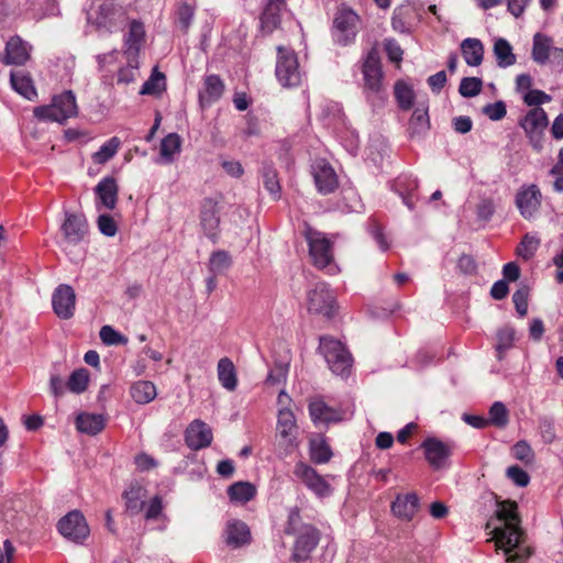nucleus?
<instances>
[{
  "label": "nucleus",
  "instance_id": "18",
  "mask_svg": "<svg viewBox=\"0 0 563 563\" xmlns=\"http://www.w3.org/2000/svg\"><path fill=\"white\" fill-rule=\"evenodd\" d=\"M184 438L189 449L198 451L208 448L212 443L213 433L205 421L196 419L186 428Z\"/></svg>",
  "mask_w": 563,
  "mask_h": 563
},
{
  "label": "nucleus",
  "instance_id": "34",
  "mask_svg": "<svg viewBox=\"0 0 563 563\" xmlns=\"http://www.w3.org/2000/svg\"><path fill=\"white\" fill-rule=\"evenodd\" d=\"M76 428L81 433L96 435L104 429V418L97 413H79L76 418Z\"/></svg>",
  "mask_w": 563,
  "mask_h": 563
},
{
  "label": "nucleus",
  "instance_id": "47",
  "mask_svg": "<svg viewBox=\"0 0 563 563\" xmlns=\"http://www.w3.org/2000/svg\"><path fill=\"white\" fill-rule=\"evenodd\" d=\"M89 384V372L86 368L75 369L67 383V389L73 394H82Z\"/></svg>",
  "mask_w": 563,
  "mask_h": 563
},
{
  "label": "nucleus",
  "instance_id": "53",
  "mask_svg": "<svg viewBox=\"0 0 563 563\" xmlns=\"http://www.w3.org/2000/svg\"><path fill=\"white\" fill-rule=\"evenodd\" d=\"M126 65L118 71L119 84H130L134 81L136 70L139 69V56H124Z\"/></svg>",
  "mask_w": 563,
  "mask_h": 563
},
{
  "label": "nucleus",
  "instance_id": "50",
  "mask_svg": "<svg viewBox=\"0 0 563 563\" xmlns=\"http://www.w3.org/2000/svg\"><path fill=\"white\" fill-rule=\"evenodd\" d=\"M120 140L117 136L109 139L101 147L93 154V162L97 164H104L110 161L120 147Z\"/></svg>",
  "mask_w": 563,
  "mask_h": 563
},
{
  "label": "nucleus",
  "instance_id": "39",
  "mask_svg": "<svg viewBox=\"0 0 563 563\" xmlns=\"http://www.w3.org/2000/svg\"><path fill=\"white\" fill-rule=\"evenodd\" d=\"M256 488L249 482H236L229 486L228 495L232 501L245 504L254 498Z\"/></svg>",
  "mask_w": 563,
  "mask_h": 563
},
{
  "label": "nucleus",
  "instance_id": "57",
  "mask_svg": "<svg viewBox=\"0 0 563 563\" xmlns=\"http://www.w3.org/2000/svg\"><path fill=\"white\" fill-rule=\"evenodd\" d=\"M368 232L383 252L389 249V243L384 233L383 227L375 219L369 220Z\"/></svg>",
  "mask_w": 563,
  "mask_h": 563
},
{
  "label": "nucleus",
  "instance_id": "9",
  "mask_svg": "<svg viewBox=\"0 0 563 563\" xmlns=\"http://www.w3.org/2000/svg\"><path fill=\"white\" fill-rule=\"evenodd\" d=\"M361 24L360 15L350 7L342 4L333 19L332 35L339 45L346 46L354 42Z\"/></svg>",
  "mask_w": 563,
  "mask_h": 563
},
{
  "label": "nucleus",
  "instance_id": "35",
  "mask_svg": "<svg viewBox=\"0 0 563 563\" xmlns=\"http://www.w3.org/2000/svg\"><path fill=\"white\" fill-rule=\"evenodd\" d=\"M10 82L12 88L27 100H34L37 96L32 78L22 70L11 71Z\"/></svg>",
  "mask_w": 563,
  "mask_h": 563
},
{
  "label": "nucleus",
  "instance_id": "30",
  "mask_svg": "<svg viewBox=\"0 0 563 563\" xmlns=\"http://www.w3.org/2000/svg\"><path fill=\"white\" fill-rule=\"evenodd\" d=\"M286 10V0H266L261 14V26L266 33H272L280 24L282 13Z\"/></svg>",
  "mask_w": 563,
  "mask_h": 563
},
{
  "label": "nucleus",
  "instance_id": "62",
  "mask_svg": "<svg viewBox=\"0 0 563 563\" xmlns=\"http://www.w3.org/2000/svg\"><path fill=\"white\" fill-rule=\"evenodd\" d=\"M483 112L492 120V121H499L503 118H505L507 110L506 104L504 101L498 100L493 103H487Z\"/></svg>",
  "mask_w": 563,
  "mask_h": 563
},
{
  "label": "nucleus",
  "instance_id": "55",
  "mask_svg": "<svg viewBox=\"0 0 563 563\" xmlns=\"http://www.w3.org/2000/svg\"><path fill=\"white\" fill-rule=\"evenodd\" d=\"M100 339L106 345L126 344L128 338L118 332L111 325H103L99 332Z\"/></svg>",
  "mask_w": 563,
  "mask_h": 563
},
{
  "label": "nucleus",
  "instance_id": "6",
  "mask_svg": "<svg viewBox=\"0 0 563 563\" xmlns=\"http://www.w3.org/2000/svg\"><path fill=\"white\" fill-rule=\"evenodd\" d=\"M298 424L295 413L289 408L278 410L276 423V440L279 455L286 457L299 446Z\"/></svg>",
  "mask_w": 563,
  "mask_h": 563
},
{
  "label": "nucleus",
  "instance_id": "12",
  "mask_svg": "<svg viewBox=\"0 0 563 563\" xmlns=\"http://www.w3.org/2000/svg\"><path fill=\"white\" fill-rule=\"evenodd\" d=\"M308 310L312 313L332 318L335 312V299L325 283H317L308 292Z\"/></svg>",
  "mask_w": 563,
  "mask_h": 563
},
{
  "label": "nucleus",
  "instance_id": "54",
  "mask_svg": "<svg viewBox=\"0 0 563 563\" xmlns=\"http://www.w3.org/2000/svg\"><path fill=\"white\" fill-rule=\"evenodd\" d=\"M483 88V80L478 77H464L462 78L459 87V92L464 98H473L481 93Z\"/></svg>",
  "mask_w": 563,
  "mask_h": 563
},
{
  "label": "nucleus",
  "instance_id": "22",
  "mask_svg": "<svg viewBox=\"0 0 563 563\" xmlns=\"http://www.w3.org/2000/svg\"><path fill=\"white\" fill-rule=\"evenodd\" d=\"M420 507V500L416 493L398 494L390 504L393 516L401 521H411Z\"/></svg>",
  "mask_w": 563,
  "mask_h": 563
},
{
  "label": "nucleus",
  "instance_id": "63",
  "mask_svg": "<svg viewBox=\"0 0 563 563\" xmlns=\"http://www.w3.org/2000/svg\"><path fill=\"white\" fill-rule=\"evenodd\" d=\"M288 372V363H278L267 375L266 382L271 385H278L285 382Z\"/></svg>",
  "mask_w": 563,
  "mask_h": 563
},
{
  "label": "nucleus",
  "instance_id": "46",
  "mask_svg": "<svg viewBox=\"0 0 563 563\" xmlns=\"http://www.w3.org/2000/svg\"><path fill=\"white\" fill-rule=\"evenodd\" d=\"M395 98L401 110H409L413 106L415 92L413 89L404 80H398L395 84Z\"/></svg>",
  "mask_w": 563,
  "mask_h": 563
},
{
  "label": "nucleus",
  "instance_id": "28",
  "mask_svg": "<svg viewBox=\"0 0 563 563\" xmlns=\"http://www.w3.org/2000/svg\"><path fill=\"white\" fill-rule=\"evenodd\" d=\"M554 49H558L553 45V38L544 33L538 32L532 38L531 58L534 63L540 66H544L554 59Z\"/></svg>",
  "mask_w": 563,
  "mask_h": 563
},
{
  "label": "nucleus",
  "instance_id": "20",
  "mask_svg": "<svg viewBox=\"0 0 563 563\" xmlns=\"http://www.w3.org/2000/svg\"><path fill=\"white\" fill-rule=\"evenodd\" d=\"M309 416L316 427L329 426L342 420L341 411L330 407L320 397H314L308 405Z\"/></svg>",
  "mask_w": 563,
  "mask_h": 563
},
{
  "label": "nucleus",
  "instance_id": "5",
  "mask_svg": "<svg viewBox=\"0 0 563 563\" xmlns=\"http://www.w3.org/2000/svg\"><path fill=\"white\" fill-rule=\"evenodd\" d=\"M78 107L75 93L71 90H66L63 93L55 96L52 103L48 106H41L34 109V115L42 121H54L58 123L65 122L67 119L76 117Z\"/></svg>",
  "mask_w": 563,
  "mask_h": 563
},
{
  "label": "nucleus",
  "instance_id": "14",
  "mask_svg": "<svg viewBox=\"0 0 563 563\" xmlns=\"http://www.w3.org/2000/svg\"><path fill=\"white\" fill-rule=\"evenodd\" d=\"M57 529L63 537L76 543L82 542L89 536V527L78 510H73L64 516L58 521Z\"/></svg>",
  "mask_w": 563,
  "mask_h": 563
},
{
  "label": "nucleus",
  "instance_id": "31",
  "mask_svg": "<svg viewBox=\"0 0 563 563\" xmlns=\"http://www.w3.org/2000/svg\"><path fill=\"white\" fill-rule=\"evenodd\" d=\"M224 92V82L219 75H208L203 81V89L199 91L201 104L210 106L218 101Z\"/></svg>",
  "mask_w": 563,
  "mask_h": 563
},
{
  "label": "nucleus",
  "instance_id": "45",
  "mask_svg": "<svg viewBox=\"0 0 563 563\" xmlns=\"http://www.w3.org/2000/svg\"><path fill=\"white\" fill-rule=\"evenodd\" d=\"M144 489L140 485H131L124 493L126 510L132 515L139 514L144 507Z\"/></svg>",
  "mask_w": 563,
  "mask_h": 563
},
{
  "label": "nucleus",
  "instance_id": "27",
  "mask_svg": "<svg viewBox=\"0 0 563 563\" xmlns=\"http://www.w3.org/2000/svg\"><path fill=\"white\" fill-rule=\"evenodd\" d=\"M418 187V179L410 174H401L391 183V189L401 197L404 205L410 210L415 209Z\"/></svg>",
  "mask_w": 563,
  "mask_h": 563
},
{
  "label": "nucleus",
  "instance_id": "17",
  "mask_svg": "<svg viewBox=\"0 0 563 563\" xmlns=\"http://www.w3.org/2000/svg\"><path fill=\"white\" fill-rule=\"evenodd\" d=\"M421 448L424 450L427 462L434 470L444 467L453 451V445L451 443L443 442L433 437L427 438L421 443Z\"/></svg>",
  "mask_w": 563,
  "mask_h": 563
},
{
  "label": "nucleus",
  "instance_id": "26",
  "mask_svg": "<svg viewBox=\"0 0 563 563\" xmlns=\"http://www.w3.org/2000/svg\"><path fill=\"white\" fill-rule=\"evenodd\" d=\"M31 46L20 36L10 37L1 62L5 65H24L30 59Z\"/></svg>",
  "mask_w": 563,
  "mask_h": 563
},
{
  "label": "nucleus",
  "instance_id": "60",
  "mask_svg": "<svg viewBox=\"0 0 563 563\" xmlns=\"http://www.w3.org/2000/svg\"><path fill=\"white\" fill-rule=\"evenodd\" d=\"M506 475L519 487H526L530 482L529 474L518 465L509 466Z\"/></svg>",
  "mask_w": 563,
  "mask_h": 563
},
{
  "label": "nucleus",
  "instance_id": "21",
  "mask_svg": "<svg viewBox=\"0 0 563 563\" xmlns=\"http://www.w3.org/2000/svg\"><path fill=\"white\" fill-rule=\"evenodd\" d=\"M96 207L113 210L117 207L119 186L112 176L103 177L95 187Z\"/></svg>",
  "mask_w": 563,
  "mask_h": 563
},
{
  "label": "nucleus",
  "instance_id": "29",
  "mask_svg": "<svg viewBox=\"0 0 563 563\" xmlns=\"http://www.w3.org/2000/svg\"><path fill=\"white\" fill-rule=\"evenodd\" d=\"M145 41V27L142 21L132 20L123 38V55L139 56L141 46Z\"/></svg>",
  "mask_w": 563,
  "mask_h": 563
},
{
  "label": "nucleus",
  "instance_id": "38",
  "mask_svg": "<svg viewBox=\"0 0 563 563\" xmlns=\"http://www.w3.org/2000/svg\"><path fill=\"white\" fill-rule=\"evenodd\" d=\"M130 394L135 402L145 405L156 397V387L152 382L139 380L131 386Z\"/></svg>",
  "mask_w": 563,
  "mask_h": 563
},
{
  "label": "nucleus",
  "instance_id": "37",
  "mask_svg": "<svg viewBox=\"0 0 563 563\" xmlns=\"http://www.w3.org/2000/svg\"><path fill=\"white\" fill-rule=\"evenodd\" d=\"M218 378L223 388L232 391L236 388L238 379L233 362L223 357L218 362Z\"/></svg>",
  "mask_w": 563,
  "mask_h": 563
},
{
  "label": "nucleus",
  "instance_id": "1",
  "mask_svg": "<svg viewBox=\"0 0 563 563\" xmlns=\"http://www.w3.org/2000/svg\"><path fill=\"white\" fill-rule=\"evenodd\" d=\"M496 514L497 518L503 521V526L496 527L493 531L496 547L509 553L522 542L523 538L517 504L509 500L501 501Z\"/></svg>",
  "mask_w": 563,
  "mask_h": 563
},
{
  "label": "nucleus",
  "instance_id": "61",
  "mask_svg": "<svg viewBox=\"0 0 563 563\" xmlns=\"http://www.w3.org/2000/svg\"><path fill=\"white\" fill-rule=\"evenodd\" d=\"M551 97L539 89H531L523 95V101L527 106L540 108L539 106L549 102Z\"/></svg>",
  "mask_w": 563,
  "mask_h": 563
},
{
  "label": "nucleus",
  "instance_id": "48",
  "mask_svg": "<svg viewBox=\"0 0 563 563\" xmlns=\"http://www.w3.org/2000/svg\"><path fill=\"white\" fill-rule=\"evenodd\" d=\"M489 424L497 428H505L509 423V411L504 402L495 401L488 411Z\"/></svg>",
  "mask_w": 563,
  "mask_h": 563
},
{
  "label": "nucleus",
  "instance_id": "49",
  "mask_svg": "<svg viewBox=\"0 0 563 563\" xmlns=\"http://www.w3.org/2000/svg\"><path fill=\"white\" fill-rule=\"evenodd\" d=\"M429 115L427 109L417 108L409 121V133L411 136L420 135L429 129Z\"/></svg>",
  "mask_w": 563,
  "mask_h": 563
},
{
  "label": "nucleus",
  "instance_id": "10",
  "mask_svg": "<svg viewBox=\"0 0 563 563\" xmlns=\"http://www.w3.org/2000/svg\"><path fill=\"white\" fill-rule=\"evenodd\" d=\"M294 474L317 497L325 498L332 494V488L325 478L306 462H297Z\"/></svg>",
  "mask_w": 563,
  "mask_h": 563
},
{
  "label": "nucleus",
  "instance_id": "42",
  "mask_svg": "<svg viewBox=\"0 0 563 563\" xmlns=\"http://www.w3.org/2000/svg\"><path fill=\"white\" fill-rule=\"evenodd\" d=\"M261 176L263 178V185L265 189L274 197V199L279 198L280 194V185L277 172L273 164L263 163L261 167Z\"/></svg>",
  "mask_w": 563,
  "mask_h": 563
},
{
  "label": "nucleus",
  "instance_id": "40",
  "mask_svg": "<svg viewBox=\"0 0 563 563\" xmlns=\"http://www.w3.org/2000/svg\"><path fill=\"white\" fill-rule=\"evenodd\" d=\"M196 7L192 0H181L176 10V24L179 30L187 33L195 16Z\"/></svg>",
  "mask_w": 563,
  "mask_h": 563
},
{
  "label": "nucleus",
  "instance_id": "7",
  "mask_svg": "<svg viewBox=\"0 0 563 563\" xmlns=\"http://www.w3.org/2000/svg\"><path fill=\"white\" fill-rule=\"evenodd\" d=\"M319 351L333 374L340 376L350 374L352 355L339 340L330 336L320 338Z\"/></svg>",
  "mask_w": 563,
  "mask_h": 563
},
{
  "label": "nucleus",
  "instance_id": "64",
  "mask_svg": "<svg viewBox=\"0 0 563 563\" xmlns=\"http://www.w3.org/2000/svg\"><path fill=\"white\" fill-rule=\"evenodd\" d=\"M384 48L391 62L399 63L402 59L404 51L399 43L394 38H387L384 42Z\"/></svg>",
  "mask_w": 563,
  "mask_h": 563
},
{
  "label": "nucleus",
  "instance_id": "33",
  "mask_svg": "<svg viewBox=\"0 0 563 563\" xmlns=\"http://www.w3.org/2000/svg\"><path fill=\"white\" fill-rule=\"evenodd\" d=\"M333 456L331 446L323 434H317L309 440V457L314 464H325Z\"/></svg>",
  "mask_w": 563,
  "mask_h": 563
},
{
  "label": "nucleus",
  "instance_id": "19",
  "mask_svg": "<svg viewBox=\"0 0 563 563\" xmlns=\"http://www.w3.org/2000/svg\"><path fill=\"white\" fill-rule=\"evenodd\" d=\"M60 231L65 243L70 245L79 244L88 233V223L85 216L66 212Z\"/></svg>",
  "mask_w": 563,
  "mask_h": 563
},
{
  "label": "nucleus",
  "instance_id": "4",
  "mask_svg": "<svg viewBox=\"0 0 563 563\" xmlns=\"http://www.w3.org/2000/svg\"><path fill=\"white\" fill-rule=\"evenodd\" d=\"M275 75L278 82L285 88L301 85L305 73L299 66L298 56L294 49L285 46L277 47Z\"/></svg>",
  "mask_w": 563,
  "mask_h": 563
},
{
  "label": "nucleus",
  "instance_id": "51",
  "mask_svg": "<svg viewBox=\"0 0 563 563\" xmlns=\"http://www.w3.org/2000/svg\"><path fill=\"white\" fill-rule=\"evenodd\" d=\"M515 330L511 327H504L497 331L496 352L498 360H503L506 351L512 347Z\"/></svg>",
  "mask_w": 563,
  "mask_h": 563
},
{
  "label": "nucleus",
  "instance_id": "56",
  "mask_svg": "<svg viewBox=\"0 0 563 563\" xmlns=\"http://www.w3.org/2000/svg\"><path fill=\"white\" fill-rule=\"evenodd\" d=\"M511 454L516 460H519L526 464H531L534 459V453L526 441H518L512 448H511Z\"/></svg>",
  "mask_w": 563,
  "mask_h": 563
},
{
  "label": "nucleus",
  "instance_id": "36",
  "mask_svg": "<svg viewBox=\"0 0 563 563\" xmlns=\"http://www.w3.org/2000/svg\"><path fill=\"white\" fill-rule=\"evenodd\" d=\"M493 52L496 57L497 65L500 68H507L516 64L517 58L514 54L512 46L506 38H496Z\"/></svg>",
  "mask_w": 563,
  "mask_h": 563
},
{
  "label": "nucleus",
  "instance_id": "2",
  "mask_svg": "<svg viewBox=\"0 0 563 563\" xmlns=\"http://www.w3.org/2000/svg\"><path fill=\"white\" fill-rule=\"evenodd\" d=\"M87 20L97 30L113 33L123 26L128 20V13L114 0H93L87 12Z\"/></svg>",
  "mask_w": 563,
  "mask_h": 563
},
{
  "label": "nucleus",
  "instance_id": "52",
  "mask_svg": "<svg viewBox=\"0 0 563 563\" xmlns=\"http://www.w3.org/2000/svg\"><path fill=\"white\" fill-rule=\"evenodd\" d=\"M540 246V239L536 235L527 233L520 244L517 246L518 256L528 261L532 258Z\"/></svg>",
  "mask_w": 563,
  "mask_h": 563
},
{
  "label": "nucleus",
  "instance_id": "3",
  "mask_svg": "<svg viewBox=\"0 0 563 563\" xmlns=\"http://www.w3.org/2000/svg\"><path fill=\"white\" fill-rule=\"evenodd\" d=\"M302 235L308 244L309 256L312 264L322 271L334 274L338 271L334 264L333 242L325 233L305 223Z\"/></svg>",
  "mask_w": 563,
  "mask_h": 563
},
{
  "label": "nucleus",
  "instance_id": "41",
  "mask_svg": "<svg viewBox=\"0 0 563 563\" xmlns=\"http://www.w3.org/2000/svg\"><path fill=\"white\" fill-rule=\"evenodd\" d=\"M181 140L177 133H169L161 142V156L164 163L170 164L180 152Z\"/></svg>",
  "mask_w": 563,
  "mask_h": 563
},
{
  "label": "nucleus",
  "instance_id": "32",
  "mask_svg": "<svg viewBox=\"0 0 563 563\" xmlns=\"http://www.w3.org/2000/svg\"><path fill=\"white\" fill-rule=\"evenodd\" d=\"M460 47L461 54L468 66L477 67L483 63L485 48L479 38H464Z\"/></svg>",
  "mask_w": 563,
  "mask_h": 563
},
{
  "label": "nucleus",
  "instance_id": "59",
  "mask_svg": "<svg viewBox=\"0 0 563 563\" xmlns=\"http://www.w3.org/2000/svg\"><path fill=\"white\" fill-rule=\"evenodd\" d=\"M97 225L99 231L109 238L114 236L118 232L117 222L110 214H100L97 219Z\"/></svg>",
  "mask_w": 563,
  "mask_h": 563
},
{
  "label": "nucleus",
  "instance_id": "43",
  "mask_svg": "<svg viewBox=\"0 0 563 563\" xmlns=\"http://www.w3.org/2000/svg\"><path fill=\"white\" fill-rule=\"evenodd\" d=\"M166 90V77L163 73L154 68L148 79L142 85L140 93L148 96H159Z\"/></svg>",
  "mask_w": 563,
  "mask_h": 563
},
{
  "label": "nucleus",
  "instance_id": "13",
  "mask_svg": "<svg viewBox=\"0 0 563 563\" xmlns=\"http://www.w3.org/2000/svg\"><path fill=\"white\" fill-rule=\"evenodd\" d=\"M297 536L291 559L296 562H303L310 558L311 552L320 541V531L312 525H301Z\"/></svg>",
  "mask_w": 563,
  "mask_h": 563
},
{
  "label": "nucleus",
  "instance_id": "8",
  "mask_svg": "<svg viewBox=\"0 0 563 563\" xmlns=\"http://www.w3.org/2000/svg\"><path fill=\"white\" fill-rule=\"evenodd\" d=\"M360 69L363 76V91L369 97L383 90L384 71L377 47L369 48L360 60Z\"/></svg>",
  "mask_w": 563,
  "mask_h": 563
},
{
  "label": "nucleus",
  "instance_id": "23",
  "mask_svg": "<svg viewBox=\"0 0 563 563\" xmlns=\"http://www.w3.org/2000/svg\"><path fill=\"white\" fill-rule=\"evenodd\" d=\"M312 176L318 191L322 195L331 194L338 188V176L325 161H317L312 165Z\"/></svg>",
  "mask_w": 563,
  "mask_h": 563
},
{
  "label": "nucleus",
  "instance_id": "16",
  "mask_svg": "<svg viewBox=\"0 0 563 563\" xmlns=\"http://www.w3.org/2000/svg\"><path fill=\"white\" fill-rule=\"evenodd\" d=\"M52 307L58 318L70 319L76 307V294L73 287L67 284L58 285L52 295Z\"/></svg>",
  "mask_w": 563,
  "mask_h": 563
},
{
  "label": "nucleus",
  "instance_id": "58",
  "mask_svg": "<svg viewBox=\"0 0 563 563\" xmlns=\"http://www.w3.org/2000/svg\"><path fill=\"white\" fill-rule=\"evenodd\" d=\"M528 297H529V288L527 286H522L517 289L512 295V301L516 308V311L520 317H525L528 312Z\"/></svg>",
  "mask_w": 563,
  "mask_h": 563
},
{
  "label": "nucleus",
  "instance_id": "24",
  "mask_svg": "<svg viewBox=\"0 0 563 563\" xmlns=\"http://www.w3.org/2000/svg\"><path fill=\"white\" fill-rule=\"evenodd\" d=\"M224 542L231 549H239L252 541L249 526L240 519H230L223 531Z\"/></svg>",
  "mask_w": 563,
  "mask_h": 563
},
{
  "label": "nucleus",
  "instance_id": "25",
  "mask_svg": "<svg viewBox=\"0 0 563 563\" xmlns=\"http://www.w3.org/2000/svg\"><path fill=\"white\" fill-rule=\"evenodd\" d=\"M200 224L205 231V234L210 240H212V242H217L220 217L218 203L211 198H206L202 202L200 211Z\"/></svg>",
  "mask_w": 563,
  "mask_h": 563
},
{
  "label": "nucleus",
  "instance_id": "11",
  "mask_svg": "<svg viewBox=\"0 0 563 563\" xmlns=\"http://www.w3.org/2000/svg\"><path fill=\"white\" fill-rule=\"evenodd\" d=\"M542 194L536 184L522 185L515 197V205L526 220L533 219L541 208Z\"/></svg>",
  "mask_w": 563,
  "mask_h": 563
},
{
  "label": "nucleus",
  "instance_id": "15",
  "mask_svg": "<svg viewBox=\"0 0 563 563\" xmlns=\"http://www.w3.org/2000/svg\"><path fill=\"white\" fill-rule=\"evenodd\" d=\"M534 148L540 147V140L548 125V115L542 108H532L519 120Z\"/></svg>",
  "mask_w": 563,
  "mask_h": 563
},
{
  "label": "nucleus",
  "instance_id": "44",
  "mask_svg": "<svg viewBox=\"0 0 563 563\" xmlns=\"http://www.w3.org/2000/svg\"><path fill=\"white\" fill-rule=\"evenodd\" d=\"M232 266V257L229 252L218 250L211 253L208 269L213 275H222Z\"/></svg>",
  "mask_w": 563,
  "mask_h": 563
}]
</instances>
